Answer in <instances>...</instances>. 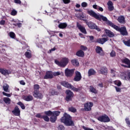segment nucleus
Instances as JSON below:
<instances>
[{"label": "nucleus", "instance_id": "1", "mask_svg": "<svg viewBox=\"0 0 130 130\" xmlns=\"http://www.w3.org/2000/svg\"><path fill=\"white\" fill-rule=\"evenodd\" d=\"M62 123H63L66 126H74L75 122L73 120V118L71 115L64 113L63 116L60 119Z\"/></svg>", "mask_w": 130, "mask_h": 130}, {"label": "nucleus", "instance_id": "2", "mask_svg": "<svg viewBox=\"0 0 130 130\" xmlns=\"http://www.w3.org/2000/svg\"><path fill=\"white\" fill-rule=\"evenodd\" d=\"M107 25L110 26V27H112V28H113L115 30H116V31L120 32L121 35H122V36H127L128 35V32L125 26L119 27L110 21L107 22Z\"/></svg>", "mask_w": 130, "mask_h": 130}, {"label": "nucleus", "instance_id": "3", "mask_svg": "<svg viewBox=\"0 0 130 130\" xmlns=\"http://www.w3.org/2000/svg\"><path fill=\"white\" fill-rule=\"evenodd\" d=\"M61 85L63 86V87H65V88H67V89H70V90H72L73 92H80V91H82V86L76 88L74 86V85H72V84L64 81L61 82Z\"/></svg>", "mask_w": 130, "mask_h": 130}, {"label": "nucleus", "instance_id": "4", "mask_svg": "<svg viewBox=\"0 0 130 130\" xmlns=\"http://www.w3.org/2000/svg\"><path fill=\"white\" fill-rule=\"evenodd\" d=\"M55 63L60 67V68H66L69 63V58L64 57L62 58L60 61L55 60Z\"/></svg>", "mask_w": 130, "mask_h": 130}, {"label": "nucleus", "instance_id": "5", "mask_svg": "<svg viewBox=\"0 0 130 130\" xmlns=\"http://www.w3.org/2000/svg\"><path fill=\"white\" fill-rule=\"evenodd\" d=\"M85 23L90 29H94V30L98 31V32H100V31H101V29L99 28L96 24L91 21H87V20H85Z\"/></svg>", "mask_w": 130, "mask_h": 130}, {"label": "nucleus", "instance_id": "6", "mask_svg": "<svg viewBox=\"0 0 130 130\" xmlns=\"http://www.w3.org/2000/svg\"><path fill=\"white\" fill-rule=\"evenodd\" d=\"M66 97L65 100L67 102L72 101V100H73V98H74V96H75L74 92L70 89H67L66 91Z\"/></svg>", "mask_w": 130, "mask_h": 130}, {"label": "nucleus", "instance_id": "7", "mask_svg": "<svg viewBox=\"0 0 130 130\" xmlns=\"http://www.w3.org/2000/svg\"><path fill=\"white\" fill-rule=\"evenodd\" d=\"M60 114V111H55L54 113L50 117V121L52 122V123H54V122H55L57 120V116H59Z\"/></svg>", "mask_w": 130, "mask_h": 130}, {"label": "nucleus", "instance_id": "8", "mask_svg": "<svg viewBox=\"0 0 130 130\" xmlns=\"http://www.w3.org/2000/svg\"><path fill=\"white\" fill-rule=\"evenodd\" d=\"M97 119L99 121H101V122H109V121H110L109 117L105 114L104 115L99 116L97 118Z\"/></svg>", "mask_w": 130, "mask_h": 130}, {"label": "nucleus", "instance_id": "9", "mask_svg": "<svg viewBox=\"0 0 130 130\" xmlns=\"http://www.w3.org/2000/svg\"><path fill=\"white\" fill-rule=\"evenodd\" d=\"M121 61L122 63H125V64H127L126 66L122 64L121 67H123V68H128V69H130V60L128 58L125 57L124 58L121 59Z\"/></svg>", "mask_w": 130, "mask_h": 130}, {"label": "nucleus", "instance_id": "10", "mask_svg": "<svg viewBox=\"0 0 130 130\" xmlns=\"http://www.w3.org/2000/svg\"><path fill=\"white\" fill-rule=\"evenodd\" d=\"M74 73H75V69H69L68 68H67L64 70L65 76L67 78L73 77Z\"/></svg>", "mask_w": 130, "mask_h": 130}, {"label": "nucleus", "instance_id": "11", "mask_svg": "<svg viewBox=\"0 0 130 130\" xmlns=\"http://www.w3.org/2000/svg\"><path fill=\"white\" fill-rule=\"evenodd\" d=\"M94 105V103L91 102H87L86 103L84 104V107L85 111H91L92 110V107Z\"/></svg>", "mask_w": 130, "mask_h": 130}, {"label": "nucleus", "instance_id": "12", "mask_svg": "<svg viewBox=\"0 0 130 130\" xmlns=\"http://www.w3.org/2000/svg\"><path fill=\"white\" fill-rule=\"evenodd\" d=\"M95 52L98 54H99L101 56H104L105 53H104V51L103 50V49H102V47L97 46L95 48Z\"/></svg>", "mask_w": 130, "mask_h": 130}, {"label": "nucleus", "instance_id": "13", "mask_svg": "<svg viewBox=\"0 0 130 130\" xmlns=\"http://www.w3.org/2000/svg\"><path fill=\"white\" fill-rule=\"evenodd\" d=\"M82 80V75L79 71L75 72V76L73 79V81L75 82H80Z\"/></svg>", "mask_w": 130, "mask_h": 130}, {"label": "nucleus", "instance_id": "14", "mask_svg": "<svg viewBox=\"0 0 130 130\" xmlns=\"http://www.w3.org/2000/svg\"><path fill=\"white\" fill-rule=\"evenodd\" d=\"M87 13L89 16L91 17H92V18H94V19H99V15L97 14L96 12H95L94 11L90 10H87Z\"/></svg>", "mask_w": 130, "mask_h": 130}, {"label": "nucleus", "instance_id": "15", "mask_svg": "<svg viewBox=\"0 0 130 130\" xmlns=\"http://www.w3.org/2000/svg\"><path fill=\"white\" fill-rule=\"evenodd\" d=\"M76 26L79 30H80V31H81L82 33H83V34H85V35L87 34V30H86V28H85V27L82 26V25H81L80 23L77 22L76 23Z\"/></svg>", "mask_w": 130, "mask_h": 130}, {"label": "nucleus", "instance_id": "16", "mask_svg": "<svg viewBox=\"0 0 130 130\" xmlns=\"http://www.w3.org/2000/svg\"><path fill=\"white\" fill-rule=\"evenodd\" d=\"M45 80L48 79H53V72L51 71H47L45 76L44 77Z\"/></svg>", "mask_w": 130, "mask_h": 130}, {"label": "nucleus", "instance_id": "17", "mask_svg": "<svg viewBox=\"0 0 130 130\" xmlns=\"http://www.w3.org/2000/svg\"><path fill=\"white\" fill-rule=\"evenodd\" d=\"M12 113L15 115V116H20L21 115V110L18 106H15L14 109L12 111Z\"/></svg>", "mask_w": 130, "mask_h": 130}, {"label": "nucleus", "instance_id": "18", "mask_svg": "<svg viewBox=\"0 0 130 130\" xmlns=\"http://www.w3.org/2000/svg\"><path fill=\"white\" fill-rule=\"evenodd\" d=\"M0 73L4 76H8L11 75V73L9 70L3 68H0Z\"/></svg>", "mask_w": 130, "mask_h": 130}, {"label": "nucleus", "instance_id": "19", "mask_svg": "<svg viewBox=\"0 0 130 130\" xmlns=\"http://www.w3.org/2000/svg\"><path fill=\"white\" fill-rule=\"evenodd\" d=\"M33 95L35 98H37V99H42V98H43V95L41 92H39V91H34Z\"/></svg>", "mask_w": 130, "mask_h": 130}, {"label": "nucleus", "instance_id": "20", "mask_svg": "<svg viewBox=\"0 0 130 130\" xmlns=\"http://www.w3.org/2000/svg\"><path fill=\"white\" fill-rule=\"evenodd\" d=\"M108 40H109L108 38H99L97 39L96 42L100 44H103L104 43H105L106 41H108Z\"/></svg>", "mask_w": 130, "mask_h": 130}, {"label": "nucleus", "instance_id": "21", "mask_svg": "<svg viewBox=\"0 0 130 130\" xmlns=\"http://www.w3.org/2000/svg\"><path fill=\"white\" fill-rule=\"evenodd\" d=\"M100 74L101 75H106L108 74V70L106 67H102L100 69Z\"/></svg>", "mask_w": 130, "mask_h": 130}, {"label": "nucleus", "instance_id": "22", "mask_svg": "<svg viewBox=\"0 0 130 130\" xmlns=\"http://www.w3.org/2000/svg\"><path fill=\"white\" fill-rule=\"evenodd\" d=\"M108 9L109 12H112L114 10V7L113 6V3L111 1H108L107 3Z\"/></svg>", "mask_w": 130, "mask_h": 130}, {"label": "nucleus", "instance_id": "23", "mask_svg": "<svg viewBox=\"0 0 130 130\" xmlns=\"http://www.w3.org/2000/svg\"><path fill=\"white\" fill-rule=\"evenodd\" d=\"M23 100H25V101H27V102H29L30 101H32L34 98L33 96L31 94H28L27 95H25L23 96Z\"/></svg>", "mask_w": 130, "mask_h": 130}, {"label": "nucleus", "instance_id": "24", "mask_svg": "<svg viewBox=\"0 0 130 130\" xmlns=\"http://www.w3.org/2000/svg\"><path fill=\"white\" fill-rule=\"evenodd\" d=\"M105 32L107 36H108V37H110V38H111L112 37H114V33L113 32L111 31L109 29H105Z\"/></svg>", "mask_w": 130, "mask_h": 130}, {"label": "nucleus", "instance_id": "25", "mask_svg": "<svg viewBox=\"0 0 130 130\" xmlns=\"http://www.w3.org/2000/svg\"><path fill=\"white\" fill-rule=\"evenodd\" d=\"M117 21L120 23V24H125V18L124 16H119L118 17Z\"/></svg>", "mask_w": 130, "mask_h": 130}, {"label": "nucleus", "instance_id": "26", "mask_svg": "<svg viewBox=\"0 0 130 130\" xmlns=\"http://www.w3.org/2000/svg\"><path fill=\"white\" fill-rule=\"evenodd\" d=\"M96 20H98L99 21H101V20H102L104 22H107H107L109 21L107 19V17L101 15H99V18H96Z\"/></svg>", "mask_w": 130, "mask_h": 130}, {"label": "nucleus", "instance_id": "27", "mask_svg": "<svg viewBox=\"0 0 130 130\" xmlns=\"http://www.w3.org/2000/svg\"><path fill=\"white\" fill-rule=\"evenodd\" d=\"M76 55L79 57H84L85 56V53L82 50H80L76 52Z\"/></svg>", "mask_w": 130, "mask_h": 130}, {"label": "nucleus", "instance_id": "28", "mask_svg": "<svg viewBox=\"0 0 130 130\" xmlns=\"http://www.w3.org/2000/svg\"><path fill=\"white\" fill-rule=\"evenodd\" d=\"M89 91L93 94H98V90L96 89L94 86L90 85L89 86Z\"/></svg>", "mask_w": 130, "mask_h": 130}, {"label": "nucleus", "instance_id": "29", "mask_svg": "<svg viewBox=\"0 0 130 130\" xmlns=\"http://www.w3.org/2000/svg\"><path fill=\"white\" fill-rule=\"evenodd\" d=\"M59 29H66L68 27V23L66 22L60 23L58 25Z\"/></svg>", "mask_w": 130, "mask_h": 130}, {"label": "nucleus", "instance_id": "30", "mask_svg": "<svg viewBox=\"0 0 130 130\" xmlns=\"http://www.w3.org/2000/svg\"><path fill=\"white\" fill-rule=\"evenodd\" d=\"M95 75H96V71L94 69H90L88 70V77H91V76H94Z\"/></svg>", "mask_w": 130, "mask_h": 130}, {"label": "nucleus", "instance_id": "31", "mask_svg": "<svg viewBox=\"0 0 130 130\" xmlns=\"http://www.w3.org/2000/svg\"><path fill=\"white\" fill-rule=\"evenodd\" d=\"M71 62L72 64L75 67H78V66L80 65V63H79V61H78V60L77 59L72 60Z\"/></svg>", "mask_w": 130, "mask_h": 130}, {"label": "nucleus", "instance_id": "32", "mask_svg": "<svg viewBox=\"0 0 130 130\" xmlns=\"http://www.w3.org/2000/svg\"><path fill=\"white\" fill-rule=\"evenodd\" d=\"M54 113V111L52 112L50 110L44 112V114H45V115H47V116H51Z\"/></svg>", "mask_w": 130, "mask_h": 130}, {"label": "nucleus", "instance_id": "33", "mask_svg": "<svg viewBox=\"0 0 130 130\" xmlns=\"http://www.w3.org/2000/svg\"><path fill=\"white\" fill-rule=\"evenodd\" d=\"M3 101L6 103V104H11V99L7 97L3 98Z\"/></svg>", "mask_w": 130, "mask_h": 130}, {"label": "nucleus", "instance_id": "34", "mask_svg": "<svg viewBox=\"0 0 130 130\" xmlns=\"http://www.w3.org/2000/svg\"><path fill=\"white\" fill-rule=\"evenodd\" d=\"M68 111H69L70 112H72L73 113H76V112H77V109L73 106H71L68 108Z\"/></svg>", "mask_w": 130, "mask_h": 130}, {"label": "nucleus", "instance_id": "35", "mask_svg": "<svg viewBox=\"0 0 130 130\" xmlns=\"http://www.w3.org/2000/svg\"><path fill=\"white\" fill-rule=\"evenodd\" d=\"M17 105H19L21 107V109H22L23 110H24L26 108V107H25V105H24V104H23V103H22L21 102H18Z\"/></svg>", "mask_w": 130, "mask_h": 130}, {"label": "nucleus", "instance_id": "36", "mask_svg": "<svg viewBox=\"0 0 130 130\" xmlns=\"http://www.w3.org/2000/svg\"><path fill=\"white\" fill-rule=\"evenodd\" d=\"M123 43L126 46L130 47V39L127 40V41L123 40Z\"/></svg>", "mask_w": 130, "mask_h": 130}, {"label": "nucleus", "instance_id": "37", "mask_svg": "<svg viewBox=\"0 0 130 130\" xmlns=\"http://www.w3.org/2000/svg\"><path fill=\"white\" fill-rule=\"evenodd\" d=\"M25 56L26 57H27V58H31L32 57V54L28 51H26L25 53Z\"/></svg>", "mask_w": 130, "mask_h": 130}, {"label": "nucleus", "instance_id": "38", "mask_svg": "<svg viewBox=\"0 0 130 130\" xmlns=\"http://www.w3.org/2000/svg\"><path fill=\"white\" fill-rule=\"evenodd\" d=\"M34 92H38V91H39L40 86H39V85L38 84H35L34 86Z\"/></svg>", "mask_w": 130, "mask_h": 130}, {"label": "nucleus", "instance_id": "39", "mask_svg": "<svg viewBox=\"0 0 130 130\" xmlns=\"http://www.w3.org/2000/svg\"><path fill=\"white\" fill-rule=\"evenodd\" d=\"M42 119H44V120L45 121H46L47 122H48V121H49L50 120V118H49L48 116H47L46 115H43Z\"/></svg>", "mask_w": 130, "mask_h": 130}, {"label": "nucleus", "instance_id": "40", "mask_svg": "<svg viewBox=\"0 0 130 130\" xmlns=\"http://www.w3.org/2000/svg\"><path fill=\"white\" fill-rule=\"evenodd\" d=\"M9 88H10V86L8 84H5L3 86V90H4L5 92H8Z\"/></svg>", "mask_w": 130, "mask_h": 130}, {"label": "nucleus", "instance_id": "41", "mask_svg": "<svg viewBox=\"0 0 130 130\" xmlns=\"http://www.w3.org/2000/svg\"><path fill=\"white\" fill-rule=\"evenodd\" d=\"M9 36L11 38H12V39H14V38H16V34H15V32L13 31L9 32Z\"/></svg>", "mask_w": 130, "mask_h": 130}, {"label": "nucleus", "instance_id": "42", "mask_svg": "<svg viewBox=\"0 0 130 130\" xmlns=\"http://www.w3.org/2000/svg\"><path fill=\"white\" fill-rule=\"evenodd\" d=\"M111 57H115L116 56V53L114 50H112L110 53Z\"/></svg>", "mask_w": 130, "mask_h": 130}, {"label": "nucleus", "instance_id": "43", "mask_svg": "<svg viewBox=\"0 0 130 130\" xmlns=\"http://www.w3.org/2000/svg\"><path fill=\"white\" fill-rule=\"evenodd\" d=\"M115 85H117V86H118V87H120V86H121V82H120V81H115L114 82Z\"/></svg>", "mask_w": 130, "mask_h": 130}, {"label": "nucleus", "instance_id": "44", "mask_svg": "<svg viewBox=\"0 0 130 130\" xmlns=\"http://www.w3.org/2000/svg\"><path fill=\"white\" fill-rule=\"evenodd\" d=\"M51 95L54 96V95H58V92L56 91L55 90H52L50 91Z\"/></svg>", "mask_w": 130, "mask_h": 130}, {"label": "nucleus", "instance_id": "45", "mask_svg": "<svg viewBox=\"0 0 130 130\" xmlns=\"http://www.w3.org/2000/svg\"><path fill=\"white\" fill-rule=\"evenodd\" d=\"M80 19L81 20V21H85L86 22V17L84 15H81L80 16Z\"/></svg>", "mask_w": 130, "mask_h": 130}, {"label": "nucleus", "instance_id": "46", "mask_svg": "<svg viewBox=\"0 0 130 130\" xmlns=\"http://www.w3.org/2000/svg\"><path fill=\"white\" fill-rule=\"evenodd\" d=\"M53 76L54 77H56L57 76H60V72H53Z\"/></svg>", "mask_w": 130, "mask_h": 130}, {"label": "nucleus", "instance_id": "47", "mask_svg": "<svg viewBox=\"0 0 130 130\" xmlns=\"http://www.w3.org/2000/svg\"><path fill=\"white\" fill-rule=\"evenodd\" d=\"M58 130H64V126L63 125H59L58 127Z\"/></svg>", "mask_w": 130, "mask_h": 130}, {"label": "nucleus", "instance_id": "48", "mask_svg": "<svg viewBox=\"0 0 130 130\" xmlns=\"http://www.w3.org/2000/svg\"><path fill=\"white\" fill-rule=\"evenodd\" d=\"M81 6L82 8H86V7H88V4L86 2H83L81 3Z\"/></svg>", "mask_w": 130, "mask_h": 130}, {"label": "nucleus", "instance_id": "49", "mask_svg": "<svg viewBox=\"0 0 130 130\" xmlns=\"http://www.w3.org/2000/svg\"><path fill=\"white\" fill-rule=\"evenodd\" d=\"M125 122L126 123V124H127V125L130 127V120L129 118H126L125 119Z\"/></svg>", "mask_w": 130, "mask_h": 130}, {"label": "nucleus", "instance_id": "50", "mask_svg": "<svg viewBox=\"0 0 130 130\" xmlns=\"http://www.w3.org/2000/svg\"><path fill=\"white\" fill-rule=\"evenodd\" d=\"M115 71L113 69H111V74L113 77H115Z\"/></svg>", "mask_w": 130, "mask_h": 130}, {"label": "nucleus", "instance_id": "51", "mask_svg": "<svg viewBox=\"0 0 130 130\" xmlns=\"http://www.w3.org/2000/svg\"><path fill=\"white\" fill-rule=\"evenodd\" d=\"M36 117H37L38 118H43V116L41 115V113H38L36 115Z\"/></svg>", "mask_w": 130, "mask_h": 130}, {"label": "nucleus", "instance_id": "52", "mask_svg": "<svg viewBox=\"0 0 130 130\" xmlns=\"http://www.w3.org/2000/svg\"><path fill=\"white\" fill-rule=\"evenodd\" d=\"M14 26L18 27V28H21L22 27V23H17L13 24Z\"/></svg>", "mask_w": 130, "mask_h": 130}, {"label": "nucleus", "instance_id": "53", "mask_svg": "<svg viewBox=\"0 0 130 130\" xmlns=\"http://www.w3.org/2000/svg\"><path fill=\"white\" fill-rule=\"evenodd\" d=\"M11 15H12V16H16V15H17V11L13 10L11 12Z\"/></svg>", "mask_w": 130, "mask_h": 130}, {"label": "nucleus", "instance_id": "54", "mask_svg": "<svg viewBox=\"0 0 130 130\" xmlns=\"http://www.w3.org/2000/svg\"><path fill=\"white\" fill-rule=\"evenodd\" d=\"M80 48H81V49H82V50H87V49H88L87 47H86L85 46H83V45H81L80 46Z\"/></svg>", "mask_w": 130, "mask_h": 130}, {"label": "nucleus", "instance_id": "55", "mask_svg": "<svg viewBox=\"0 0 130 130\" xmlns=\"http://www.w3.org/2000/svg\"><path fill=\"white\" fill-rule=\"evenodd\" d=\"M6 24V20H2L0 21V25L4 26Z\"/></svg>", "mask_w": 130, "mask_h": 130}, {"label": "nucleus", "instance_id": "56", "mask_svg": "<svg viewBox=\"0 0 130 130\" xmlns=\"http://www.w3.org/2000/svg\"><path fill=\"white\" fill-rule=\"evenodd\" d=\"M14 3L18 5H21V4H22L21 0H14Z\"/></svg>", "mask_w": 130, "mask_h": 130}, {"label": "nucleus", "instance_id": "57", "mask_svg": "<svg viewBox=\"0 0 130 130\" xmlns=\"http://www.w3.org/2000/svg\"><path fill=\"white\" fill-rule=\"evenodd\" d=\"M63 3L65 4V5H67L68 4H70L71 3V0H62Z\"/></svg>", "mask_w": 130, "mask_h": 130}, {"label": "nucleus", "instance_id": "58", "mask_svg": "<svg viewBox=\"0 0 130 130\" xmlns=\"http://www.w3.org/2000/svg\"><path fill=\"white\" fill-rule=\"evenodd\" d=\"M3 94L4 95V96H6L7 97H11V94L6 93L5 92H3Z\"/></svg>", "mask_w": 130, "mask_h": 130}, {"label": "nucleus", "instance_id": "59", "mask_svg": "<svg viewBox=\"0 0 130 130\" xmlns=\"http://www.w3.org/2000/svg\"><path fill=\"white\" fill-rule=\"evenodd\" d=\"M115 88L116 89V92H121V88L116 86H115Z\"/></svg>", "mask_w": 130, "mask_h": 130}, {"label": "nucleus", "instance_id": "60", "mask_svg": "<svg viewBox=\"0 0 130 130\" xmlns=\"http://www.w3.org/2000/svg\"><path fill=\"white\" fill-rule=\"evenodd\" d=\"M55 50H56V48L54 47L53 48L49 50V53H51V52H52V51H55Z\"/></svg>", "mask_w": 130, "mask_h": 130}, {"label": "nucleus", "instance_id": "61", "mask_svg": "<svg viewBox=\"0 0 130 130\" xmlns=\"http://www.w3.org/2000/svg\"><path fill=\"white\" fill-rule=\"evenodd\" d=\"M89 40L92 42H94V41H93V40H94V36H89Z\"/></svg>", "mask_w": 130, "mask_h": 130}, {"label": "nucleus", "instance_id": "62", "mask_svg": "<svg viewBox=\"0 0 130 130\" xmlns=\"http://www.w3.org/2000/svg\"><path fill=\"white\" fill-rule=\"evenodd\" d=\"M20 85H23V86H25V85H26V83L25 81H24V80H21L20 81Z\"/></svg>", "mask_w": 130, "mask_h": 130}, {"label": "nucleus", "instance_id": "63", "mask_svg": "<svg viewBox=\"0 0 130 130\" xmlns=\"http://www.w3.org/2000/svg\"><path fill=\"white\" fill-rule=\"evenodd\" d=\"M98 10H99V11H100V12H103V11H104V10L103 9L102 7H100V6H98Z\"/></svg>", "mask_w": 130, "mask_h": 130}, {"label": "nucleus", "instance_id": "64", "mask_svg": "<svg viewBox=\"0 0 130 130\" xmlns=\"http://www.w3.org/2000/svg\"><path fill=\"white\" fill-rule=\"evenodd\" d=\"M127 79L129 80H130V72H128L127 73Z\"/></svg>", "mask_w": 130, "mask_h": 130}]
</instances>
